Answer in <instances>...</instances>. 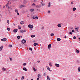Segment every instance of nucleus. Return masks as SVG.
Instances as JSON below:
<instances>
[{
	"instance_id": "c9c22d12",
	"label": "nucleus",
	"mask_w": 80,
	"mask_h": 80,
	"mask_svg": "<svg viewBox=\"0 0 80 80\" xmlns=\"http://www.w3.org/2000/svg\"><path fill=\"white\" fill-rule=\"evenodd\" d=\"M26 63H23V66H25V65H26Z\"/></svg>"
},
{
	"instance_id": "0eeeda50",
	"label": "nucleus",
	"mask_w": 80,
	"mask_h": 80,
	"mask_svg": "<svg viewBox=\"0 0 80 80\" xmlns=\"http://www.w3.org/2000/svg\"><path fill=\"white\" fill-rule=\"evenodd\" d=\"M18 31V29H14L13 30V32H14V33H17Z\"/></svg>"
},
{
	"instance_id": "e433bc0d",
	"label": "nucleus",
	"mask_w": 80,
	"mask_h": 80,
	"mask_svg": "<svg viewBox=\"0 0 80 80\" xmlns=\"http://www.w3.org/2000/svg\"><path fill=\"white\" fill-rule=\"evenodd\" d=\"M9 47H12V45H9Z\"/></svg>"
},
{
	"instance_id": "a18cd8bd",
	"label": "nucleus",
	"mask_w": 80,
	"mask_h": 80,
	"mask_svg": "<svg viewBox=\"0 0 80 80\" xmlns=\"http://www.w3.org/2000/svg\"><path fill=\"white\" fill-rule=\"evenodd\" d=\"M10 61H12V59L10 58Z\"/></svg>"
},
{
	"instance_id": "aec40b11",
	"label": "nucleus",
	"mask_w": 80,
	"mask_h": 80,
	"mask_svg": "<svg viewBox=\"0 0 80 80\" xmlns=\"http://www.w3.org/2000/svg\"><path fill=\"white\" fill-rule=\"evenodd\" d=\"M76 53H79V51L78 50H77V49H76Z\"/></svg>"
},
{
	"instance_id": "cd10ccee",
	"label": "nucleus",
	"mask_w": 80,
	"mask_h": 80,
	"mask_svg": "<svg viewBox=\"0 0 80 80\" xmlns=\"http://www.w3.org/2000/svg\"><path fill=\"white\" fill-rule=\"evenodd\" d=\"M14 11L15 12H16L17 13V12H18V9H15Z\"/></svg>"
},
{
	"instance_id": "9b49d317",
	"label": "nucleus",
	"mask_w": 80,
	"mask_h": 80,
	"mask_svg": "<svg viewBox=\"0 0 80 80\" xmlns=\"http://www.w3.org/2000/svg\"><path fill=\"white\" fill-rule=\"evenodd\" d=\"M2 70L3 71H6V70H7V69L4 67L2 68Z\"/></svg>"
},
{
	"instance_id": "20e7f679",
	"label": "nucleus",
	"mask_w": 80,
	"mask_h": 80,
	"mask_svg": "<svg viewBox=\"0 0 80 80\" xmlns=\"http://www.w3.org/2000/svg\"><path fill=\"white\" fill-rule=\"evenodd\" d=\"M26 40H25V39H23L22 41V42L23 44L25 43H26Z\"/></svg>"
},
{
	"instance_id": "72a5a7b5",
	"label": "nucleus",
	"mask_w": 80,
	"mask_h": 80,
	"mask_svg": "<svg viewBox=\"0 0 80 80\" xmlns=\"http://www.w3.org/2000/svg\"><path fill=\"white\" fill-rule=\"evenodd\" d=\"M17 38H18V39H20V36H18L17 37Z\"/></svg>"
},
{
	"instance_id": "7ed1b4c3",
	"label": "nucleus",
	"mask_w": 80,
	"mask_h": 80,
	"mask_svg": "<svg viewBox=\"0 0 80 80\" xmlns=\"http://www.w3.org/2000/svg\"><path fill=\"white\" fill-rule=\"evenodd\" d=\"M23 32H26V30H24L23 31V30H21L20 31V33H23Z\"/></svg>"
},
{
	"instance_id": "2eb2a0df",
	"label": "nucleus",
	"mask_w": 80,
	"mask_h": 80,
	"mask_svg": "<svg viewBox=\"0 0 80 80\" xmlns=\"http://www.w3.org/2000/svg\"><path fill=\"white\" fill-rule=\"evenodd\" d=\"M62 26V25H61V24H58V27H61Z\"/></svg>"
},
{
	"instance_id": "69168bd1",
	"label": "nucleus",
	"mask_w": 80,
	"mask_h": 80,
	"mask_svg": "<svg viewBox=\"0 0 80 80\" xmlns=\"http://www.w3.org/2000/svg\"><path fill=\"white\" fill-rule=\"evenodd\" d=\"M1 15L0 14V16Z\"/></svg>"
},
{
	"instance_id": "2f4dec72",
	"label": "nucleus",
	"mask_w": 80,
	"mask_h": 80,
	"mask_svg": "<svg viewBox=\"0 0 80 80\" xmlns=\"http://www.w3.org/2000/svg\"><path fill=\"white\" fill-rule=\"evenodd\" d=\"M24 76H22V77L21 78V80H23V79H24Z\"/></svg>"
},
{
	"instance_id": "79ce46f5",
	"label": "nucleus",
	"mask_w": 80,
	"mask_h": 80,
	"mask_svg": "<svg viewBox=\"0 0 80 80\" xmlns=\"http://www.w3.org/2000/svg\"><path fill=\"white\" fill-rule=\"evenodd\" d=\"M35 3H33L32 4V6H35Z\"/></svg>"
},
{
	"instance_id": "f03ea898",
	"label": "nucleus",
	"mask_w": 80,
	"mask_h": 80,
	"mask_svg": "<svg viewBox=\"0 0 80 80\" xmlns=\"http://www.w3.org/2000/svg\"><path fill=\"white\" fill-rule=\"evenodd\" d=\"M32 18L33 19H35V20H37L38 18V17L37 16H33L32 17Z\"/></svg>"
},
{
	"instance_id": "3c124183",
	"label": "nucleus",
	"mask_w": 80,
	"mask_h": 80,
	"mask_svg": "<svg viewBox=\"0 0 80 80\" xmlns=\"http://www.w3.org/2000/svg\"><path fill=\"white\" fill-rule=\"evenodd\" d=\"M72 32H74V30H72Z\"/></svg>"
},
{
	"instance_id": "c756f323",
	"label": "nucleus",
	"mask_w": 80,
	"mask_h": 80,
	"mask_svg": "<svg viewBox=\"0 0 80 80\" xmlns=\"http://www.w3.org/2000/svg\"><path fill=\"white\" fill-rule=\"evenodd\" d=\"M7 23H8V25H9V24L10 23V22H9V20H8L7 21Z\"/></svg>"
},
{
	"instance_id": "864d4df0",
	"label": "nucleus",
	"mask_w": 80,
	"mask_h": 80,
	"mask_svg": "<svg viewBox=\"0 0 80 80\" xmlns=\"http://www.w3.org/2000/svg\"><path fill=\"white\" fill-rule=\"evenodd\" d=\"M8 5H10V2H8Z\"/></svg>"
},
{
	"instance_id": "39448f33",
	"label": "nucleus",
	"mask_w": 80,
	"mask_h": 80,
	"mask_svg": "<svg viewBox=\"0 0 80 80\" xmlns=\"http://www.w3.org/2000/svg\"><path fill=\"white\" fill-rule=\"evenodd\" d=\"M1 41H3L4 42H5L7 41V38H4L3 39H1Z\"/></svg>"
},
{
	"instance_id": "603ef678",
	"label": "nucleus",
	"mask_w": 80,
	"mask_h": 80,
	"mask_svg": "<svg viewBox=\"0 0 80 80\" xmlns=\"http://www.w3.org/2000/svg\"><path fill=\"white\" fill-rule=\"evenodd\" d=\"M76 30H78V28H75Z\"/></svg>"
},
{
	"instance_id": "ddd939ff",
	"label": "nucleus",
	"mask_w": 80,
	"mask_h": 80,
	"mask_svg": "<svg viewBox=\"0 0 80 80\" xmlns=\"http://www.w3.org/2000/svg\"><path fill=\"white\" fill-rule=\"evenodd\" d=\"M23 70H24V71H26V72L27 71V69L25 68H23Z\"/></svg>"
},
{
	"instance_id": "de8ad7c7",
	"label": "nucleus",
	"mask_w": 80,
	"mask_h": 80,
	"mask_svg": "<svg viewBox=\"0 0 80 80\" xmlns=\"http://www.w3.org/2000/svg\"><path fill=\"white\" fill-rule=\"evenodd\" d=\"M17 15H19V13H18V12H17Z\"/></svg>"
},
{
	"instance_id": "423d86ee",
	"label": "nucleus",
	"mask_w": 80,
	"mask_h": 80,
	"mask_svg": "<svg viewBox=\"0 0 80 80\" xmlns=\"http://www.w3.org/2000/svg\"><path fill=\"white\" fill-rule=\"evenodd\" d=\"M47 69L49 70V71H50V72H52V70H50V69L48 67H46Z\"/></svg>"
},
{
	"instance_id": "bb28decb",
	"label": "nucleus",
	"mask_w": 80,
	"mask_h": 80,
	"mask_svg": "<svg viewBox=\"0 0 80 80\" xmlns=\"http://www.w3.org/2000/svg\"><path fill=\"white\" fill-rule=\"evenodd\" d=\"M35 35H31V37L32 38H33L34 37H35Z\"/></svg>"
},
{
	"instance_id": "f8f14e48",
	"label": "nucleus",
	"mask_w": 80,
	"mask_h": 80,
	"mask_svg": "<svg viewBox=\"0 0 80 80\" xmlns=\"http://www.w3.org/2000/svg\"><path fill=\"white\" fill-rule=\"evenodd\" d=\"M25 6L24 5H22L19 7V8H22V7H24Z\"/></svg>"
},
{
	"instance_id": "f704fd0d",
	"label": "nucleus",
	"mask_w": 80,
	"mask_h": 80,
	"mask_svg": "<svg viewBox=\"0 0 80 80\" xmlns=\"http://www.w3.org/2000/svg\"><path fill=\"white\" fill-rule=\"evenodd\" d=\"M29 49L30 50H31V51H32V48H29Z\"/></svg>"
},
{
	"instance_id": "c85d7f7f",
	"label": "nucleus",
	"mask_w": 80,
	"mask_h": 80,
	"mask_svg": "<svg viewBox=\"0 0 80 80\" xmlns=\"http://www.w3.org/2000/svg\"><path fill=\"white\" fill-rule=\"evenodd\" d=\"M33 45H34V46H37V43H35Z\"/></svg>"
},
{
	"instance_id": "412c9836",
	"label": "nucleus",
	"mask_w": 80,
	"mask_h": 80,
	"mask_svg": "<svg viewBox=\"0 0 80 80\" xmlns=\"http://www.w3.org/2000/svg\"><path fill=\"white\" fill-rule=\"evenodd\" d=\"M73 11H75L76 10V8H72Z\"/></svg>"
},
{
	"instance_id": "37998d69",
	"label": "nucleus",
	"mask_w": 80,
	"mask_h": 80,
	"mask_svg": "<svg viewBox=\"0 0 80 80\" xmlns=\"http://www.w3.org/2000/svg\"><path fill=\"white\" fill-rule=\"evenodd\" d=\"M45 5L43 3L42 4V6H44V5Z\"/></svg>"
},
{
	"instance_id": "5fc2aeb1",
	"label": "nucleus",
	"mask_w": 80,
	"mask_h": 80,
	"mask_svg": "<svg viewBox=\"0 0 80 80\" xmlns=\"http://www.w3.org/2000/svg\"><path fill=\"white\" fill-rule=\"evenodd\" d=\"M64 38H67V37L65 36Z\"/></svg>"
},
{
	"instance_id": "f3484780",
	"label": "nucleus",
	"mask_w": 80,
	"mask_h": 80,
	"mask_svg": "<svg viewBox=\"0 0 80 80\" xmlns=\"http://www.w3.org/2000/svg\"><path fill=\"white\" fill-rule=\"evenodd\" d=\"M3 49V46L0 47V51H1Z\"/></svg>"
},
{
	"instance_id": "6e6d98bb",
	"label": "nucleus",
	"mask_w": 80,
	"mask_h": 80,
	"mask_svg": "<svg viewBox=\"0 0 80 80\" xmlns=\"http://www.w3.org/2000/svg\"><path fill=\"white\" fill-rule=\"evenodd\" d=\"M3 8H5V6H3Z\"/></svg>"
},
{
	"instance_id": "393cba45",
	"label": "nucleus",
	"mask_w": 80,
	"mask_h": 80,
	"mask_svg": "<svg viewBox=\"0 0 80 80\" xmlns=\"http://www.w3.org/2000/svg\"><path fill=\"white\" fill-rule=\"evenodd\" d=\"M47 78L48 80H50V78H49V77L48 76H47Z\"/></svg>"
},
{
	"instance_id": "dca6fc26",
	"label": "nucleus",
	"mask_w": 80,
	"mask_h": 80,
	"mask_svg": "<svg viewBox=\"0 0 80 80\" xmlns=\"http://www.w3.org/2000/svg\"><path fill=\"white\" fill-rule=\"evenodd\" d=\"M38 78H40L41 77V75L40 74H38Z\"/></svg>"
},
{
	"instance_id": "6ab92c4d",
	"label": "nucleus",
	"mask_w": 80,
	"mask_h": 80,
	"mask_svg": "<svg viewBox=\"0 0 80 80\" xmlns=\"http://www.w3.org/2000/svg\"><path fill=\"white\" fill-rule=\"evenodd\" d=\"M57 41H60L61 40V39L60 38H58L57 39Z\"/></svg>"
},
{
	"instance_id": "473e14b6",
	"label": "nucleus",
	"mask_w": 80,
	"mask_h": 80,
	"mask_svg": "<svg viewBox=\"0 0 80 80\" xmlns=\"http://www.w3.org/2000/svg\"><path fill=\"white\" fill-rule=\"evenodd\" d=\"M18 29H19V30H20V29H21V27L20 26H18Z\"/></svg>"
},
{
	"instance_id": "5701e85b",
	"label": "nucleus",
	"mask_w": 80,
	"mask_h": 80,
	"mask_svg": "<svg viewBox=\"0 0 80 80\" xmlns=\"http://www.w3.org/2000/svg\"><path fill=\"white\" fill-rule=\"evenodd\" d=\"M49 65L50 67H52V63L51 62H49Z\"/></svg>"
},
{
	"instance_id": "052dcab7",
	"label": "nucleus",
	"mask_w": 80,
	"mask_h": 80,
	"mask_svg": "<svg viewBox=\"0 0 80 80\" xmlns=\"http://www.w3.org/2000/svg\"><path fill=\"white\" fill-rule=\"evenodd\" d=\"M15 80H18L17 79V78H16V79H15Z\"/></svg>"
},
{
	"instance_id": "7c9ffc66",
	"label": "nucleus",
	"mask_w": 80,
	"mask_h": 80,
	"mask_svg": "<svg viewBox=\"0 0 80 80\" xmlns=\"http://www.w3.org/2000/svg\"><path fill=\"white\" fill-rule=\"evenodd\" d=\"M7 29L8 31H9L10 30V28H7Z\"/></svg>"
},
{
	"instance_id": "ea45409f",
	"label": "nucleus",
	"mask_w": 80,
	"mask_h": 80,
	"mask_svg": "<svg viewBox=\"0 0 80 80\" xmlns=\"http://www.w3.org/2000/svg\"><path fill=\"white\" fill-rule=\"evenodd\" d=\"M73 39H76V37L75 36H74L73 37Z\"/></svg>"
},
{
	"instance_id": "4d7b16f0",
	"label": "nucleus",
	"mask_w": 80,
	"mask_h": 80,
	"mask_svg": "<svg viewBox=\"0 0 80 80\" xmlns=\"http://www.w3.org/2000/svg\"><path fill=\"white\" fill-rule=\"evenodd\" d=\"M44 28H43V27H42V29H44Z\"/></svg>"
},
{
	"instance_id": "f257e3e1",
	"label": "nucleus",
	"mask_w": 80,
	"mask_h": 80,
	"mask_svg": "<svg viewBox=\"0 0 80 80\" xmlns=\"http://www.w3.org/2000/svg\"><path fill=\"white\" fill-rule=\"evenodd\" d=\"M29 28H33V26L31 25V24H29L28 26Z\"/></svg>"
},
{
	"instance_id": "e2e57ef3",
	"label": "nucleus",
	"mask_w": 80,
	"mask_h": 80,
	"mask_svg": "<svg viewBox=\"0 0 80 80\" xmlns=\"http://www.w3.org/2000/svg\"><path fill=\"white\" fill-rule=\"evenodd\" d=\"M63 80H65V79L64 78L63 79Z\"/></svg>"
},
{
	"instance_id": "c03bdc74",
	"label": "nucleus",
	"mask_w": 80,
	"mask_h": 80,
	"mask_svg": "<svg viewBox=\"0 0 80 80\" xmlns=\"http://www.w3.org/2000/svg\"><path fill=\"white\" fill-rule=\"evenodd\" d=\"M48 13H50V11H48Z\"/></svg>"
},
{
	"instance_id": "58836bf2",
	"label": "nucleus",
	"mask_w": 80,
	"mask_h": 80,
	"mask_svg": "<svg viewBox=\"0 0 80 80\" xmlns=\"http://www.w3.org/2000/svg\"><path fill=\"white\" fill-rule=\"evenodd\" d=\"M8 3L6 5V7H8Z\"/></svg>"
},
{
	"instance_id": "09e8293b",
	"label": "nucleus",
	"mask_w": 80,
	"mask_h": 80,
	"mask_svg": "<svg viewBox=\"0 0 80 80\" xmlns=\"http://www.w3.org/2000/svg\"><path fill=\"white\" fill-rule=\"evenodd\" d=\"M38 63H40V61H38Z\"/></svg>"
},
{
	"instance_id": "6e6552de",
	"label": "nucleus",
	"mask_w": 80,
	"mask_h": 80,
	"mask_svg": "<svg viewBox=\"0 0 80 80\" xmlns=\"http://www.w3.org/2000/svg\"><path fill=\"white\" fill-rule=\"evenodd\" d=\"M55 65L56 67H60V65L58 64H55Z\"/></svg>"
},
{
	"instance_id": "49530a36",
	"label": "nucleus",
	"mask_w": 80,
	"mask_h": 80,
	"mask_svg": "<svg viewBox=\"0 0 80 80\" xmlns=\"http://www.w3.org/2000/svg\"><path fill=\"white\" fill-rule=\"evenodd\" d=\"M40 80V79L39 78H37V80Z\"/></svg>"
},
{
	"instance_id": "0e129e2a",
	"label": "nucleus",
	"mask_w": 80,
	"mask_h": 80,
	"mask_svg": "<svg viewBox=\"0 0 80 80\" xmlns=\"http://www.w3.org/2000/svg\"><path fill=\"white\" fill-rule=\"evenodd\" d=\"M79 7H80V5H79Z\"/></svg>"
},
{
	"instance_id": "4468645a",
	"label": "nucleus",
	"mask_w": 80,
	"mask_h": 80,
	"mask_svg": "<svg viewBox=\"0 0 80 80\" xmlns=\"http://www.w3.org/2000/svg\"><path fill=\"white\" fill-rule=\"evenodd\" d=\"M78 72H80V67H78Z\"/></svg>"
},
{
	"instance_id": "a211bd4d",
	"label": "nucleus",
	"mask_w": 80,
	"mask_h": 80,
	"mask_svg": "<svg viewBox=\"0 0 80 80\" xmlns=\"http://www.w3.org/2000/svg\"><path fill=\"white\" fill-rule=\"evenodd\" d=\"M51 3L50 2H49L48 4V7H50Z\"/></svg>"
},
{
	"instance_id": "a19ab883",
	"label": "nucleus",
	"mask_w": 80,
	"mask_h": 80,
	"mask_svg": "<svg viewBox=\"0 0 80 80\" xmlns=\"http://www.w3.org/2000/svg\"><path fill=\"white\" fill-rule=\"evenodd\" d=\"M46 75V74H45V73H44L43 74V76H44V77H45V76Z\"/></svg>"
},
{
	"instance_id": "4c0bfd02",
	"label": "nucleus",
	"mask_w": 80,
	"mask_h": 80,
	"mask_svg": "<svg viewBox=\"0 0 80 80\" xmlns=\"http://www.w3.org/2000/svg\"><path fill=\"white\" fill-rule=\"evenodd\" d=\"M69 33H70V34H71V35H72V34H73V33H72V32H69Z\"/></svg>"
},
{
	"instance_id": "8fccbe9b",
	"label": "nucleus",
	"mask_w": 80,
	"mask_h": 80,
	"mask_svg": "<svg viewBox=\"0 0 80 80\" xmlns=\"http://www.w3.org/2000/svg\"><path fill=\"white\" fill-rule=\"evenodd\" d=\"M73 2H71V4H73Z\"/></svg>"
},
{
	"instance_id": "13d9d810",
	"label": "nucleus",
	"mask_w": 80,
	"mask_h": 80,
	"mask_svg": "<svg viewBox=\"0 0 80 80\" xmlns=\"http://www.w3.org/2000/svg\"><path fill=\"white\" fill-rule=\"evenodd\" d=\"M79 40V41H80V38H78Z\"/></svg>"
},
{
	"instance_id": "4be33fe9",
	"label": "nucleus",
	"mask_w": 80,
	"mask_h": 80,
	"mask_svg": "<svg viewBox=\"0 0 80 80\" xmlns=\"http://www.w3.org/2000/svg\"><path fill=\"white\" fill-rule=\"evenodd\" d=\"M30 12H33L34 11V9H32L30 10Z\"/></svg>"
},
{
	"instance_id": "bf43d9fd",
	"label": "nucleus",
	"mask_w": 80,
	"mask_h": 80,
	"mask_svg": "<svg viewBox=\"0 0 80 80\" xmlns=\"http://www.w3.org/2000/svg\"><path fill=\"white\" fill-rule=\"evenodd\" d=\"M31 30H32V28H31Z\"/></svg>"
},
{
	"instance_id": "a878e982",
	"label": "nucleus",
	"mask_w": 80,
	"mask_h": 80,
	"mask_svg": "<svg viewBox=\"0 0 80 80\" xmlns=\"http://www.w3.org/2000/svg\"><path fill=\"white\" fill-rule=\"evenodd\" d=\"M50 36L53 37V36H54V34L53 33H51L50 34Z\"/></svg>"
},
{
	"instance_id": "b1692460",
	"label": "nucleus",
	"mask_w": 80,
	"mask_h": 80,
	"mask_svg": "<svg viewBox=\"0 0 80 80\" xmlns=\"http://www.w3.org/2000/svg\"><path fill=\"white\" fill-rule=\"evenodd\" d=\"M33 70L34 72H36L37 71V69H35V68H33Z\"/></svg>"
},
{
	"instance_id": "9d476101",
	"label": "nucleus",
	"mask_w": 80,
	"mask_h": 80,
	"mask_svg": "<svg viewBox=\"0 0 80 80\" xmlns=\"http://www.w3.org/2000/svg\"><path fill=\"white\" fill-rule=\"evenodd\" d=\"M50 48H51V44H49L48 45V49H50Z\"/></svg>"
},
{
	"instance_id": "680f3d73",
	"label": "nucleus",
	"mask_w": 80,
	"mask_h": 80,
	"mask_svg": "<svg viewBox=\"0 0 80 80\" xmlns=\"http://www.w3.org/2000/svg\"><path fill=\"white\" fill-rule=\"evenodd\" d=\"M31 80H33V79H31Z\"/></svg>"
},
{
	"instance_id": "1a4fd4ad",
	"label": "nucleus",
	"mask_w": 80,
	"mask_h": 80,
	"mask_svg": "<svg viewBox=\"0 0 80 80\" xmlns=\"http://www.w3.org/2000/svg\"><path fill=\"white\" fill-rule=\"evenodd\" d=\"M24 23H25V21H21L20 22V24H21V25H23Z\"/></svg>"
}]
</instances>
